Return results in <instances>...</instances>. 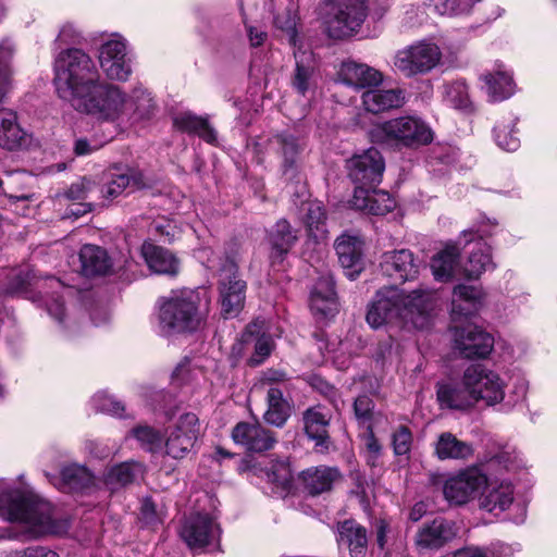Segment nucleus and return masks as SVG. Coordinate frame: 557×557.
<instances>
[{"label": "nucleus", "instance_id": "1", "mask_svg": "<svg viewBox=\"0 0 557 557\" xmlns=\"http://www.w3.org/2000/svg\"><path fill=\"white\" fill-rule=\"evenodd\" d=\"M433 297L422 288L408 294L392 286L381 288L369 305L366 320L372 329L384 325L424 329L430 321Z\"/></svg>", "mask_w": 557, "mask_h": 557}, {"label": "nucleus", "instance_id": "2", "mask_svg": "<svg viewBox=\"0 0 557 557\" xmlns=\"http://www.w3.org/2000/svg\"><path fill=\"white\" fill-rule=\"evenodd\" d=\"M0 516L24 524L23 535L36 539L64 534L70 527L67 519L59 517L52 506L33 495L8 486L0 481Z\"/></svg>", "mask_w": 557, "mask_h": 557}, {"label": "nucleus", "instance_id": "3", "mask_svg": "<svg viewBox=\"0 0 557 557\" xmlns=\"http://www.w3.org/2000/svg\"><path fill=\"white\" fill-rule=\"evenodd\" d=\"M100 78L95 62L81 49H66L54 61L53 83L58 96L70 103H75L92 88Z\"/></svg>", "mask_w": 557, "mask_h": 557}, {"label": "nucleus", "instance_id": "4", "mask_svg": "<svg viewBox=\"0 0 557 557\" xmlns=\"http://www.w3.org/2000/svg\"><path fill=\"white\" fill-rule=\"evenodd\" d=\"M198 290L183 289L159 300L158 327L162 335L193 333L199 330L208 314Z\"/></svg>", "mask_w": 557, "mask_h": 557}, {"label": "nucleus", "instance_id": "5", "mask_svg": "<svg viewBox=\"0 0 557 557\" xmlns=\"http://www.w3.org/2000/svg\"><path fill=\"white\" fill-rule=\"evenodd\" d=\"M369 135L373 143L396 148L417 149L433 140L431 127L414 116H401L373 125Z\"/></svg>", "mask_w": 557, "mask_h": 557}, {"label": "nucleus", "instance_id": "6", "mask_svg": "<svg viewBox=\"0 0 557 557\" xmlns=\"http://www.w3.org/2000/svg\"><path fill=\"white\" fill-rule=\"evenodd\" d=\"M127 104V97L119 86L98 79L73 109L99 120L114 121L126 114Z\"/></svg>", "mask_w": 557, "mask_h": 557}, {"label": "nucleus", "instance_id": "7", "mask_svg": "<svg viewBox=\"0 0 557 557\" xmlns=\"http://www.w3.org/2000/svg\"><path fill=\"white\" fill-rule=\"evenodd\" d=\"M219 302L221 314L235 318L243 310L246 299V282L240 277L237 252L226 253L219 269Z\"/></svg>", "mask_w": 557, "mask_h": 557}, {"label": "nucleus", "instance_id": "8", "mask_svg": "<svg viewBox=\"0 0 557 557\" xmlns=\"http://www.w3.org/2000/svg\"><path fill=\"white\" fill-rule=\"evenodd\" d=\"M366 15L363 0H329L324 24L331 37L342 38L357 30Z\"/></svg>", "mask_w": 557, "mask_h": 557}, {"label": "nucleus", "instance_id": "9", "mask_svg": "<svg viewBox=\"0 0 557 557\" xmlns=\"http://www.w3.org/2000/svg\"><path fill=\"white\" fill-rule=\"evenodd\" d=\"M442 59L440 47L430 41H419L398 50L394 57V67L405 77L424 75L435 69Z\"/></svg>", "mask_w": 557, "mask_h": 557}, {"label": "nucleus", "instance_id": "10", "mask_svg": "<svg viewBox=\"0 0 557 557\" xmlns=\"http://www.w3.org/2000/svg\"><path fill=\"white\" fill-rule=\"evenodd\" d=\"M487 476L478 467H468L445 480L444 498L455 506L466 505L481 493Z\"/></svg>", "mask_w": 557, "mask_h": 557}, {"label": "nucleus", "instance_id": "11", "mask_svg": "<svg viewBox=\"0 0 557 557\" xmlns=\"http://www.w3.org/2000/svg\"><path fill=\"white\" fill-rule=\"evenodd\" d=\"M465 386L472 391L475 403L483 400L486 405L492 406L500 403L505 397V385L498 374L480 364L467 368Z\"/></svg>", "mask_w": 557, "mask_h": 557}, {"label": "nucleus", "instance_id": "12", "mask_svg": "<svg viewBox=\"0 0 557 557\" xmlns=\"http://www.w3.org/2000/svg\"><path fill=\"white\" fill-rule=\"evenodd\" d=\"M180 534L189 548L197 549L218 545L221 529L214 517L195 512L186 518Z\"/></svg>", "mask_w": 557, "mask_h": 557}, {"label": "nucleus", "instance_id": "13", "mask_svg": "<svg viewBox=\"0 0 557 557\" xmlns=\"http://www.w3.org/2000/svg\"><path fill=\"white\" fill-rule=\"evenodd\" d=\"M199 435V419L193 412L182 414L170 429L165 441V453L174 459H182L193 449Z\"/></svg>", "mask_w": 557, "mask_h": 557}, {"label": "nucleus", "instance_id": "14", "mask_svg": "<svg viewBox=\"0 0 557 557\" xmlns=\"http://www.w3.org/2000/svg\"><path fill=\"white\" fill-rule=\"evenodd\" d=\"M385 162L381 152L370 148L348 161L349 177L356 187H375L382 181Z\"/></svg>", "mask_w": 557, "mask_h": 557}, {"label": "nucleus", "instance_id": "15", "mask_svg": "<svg viewBox=\"0 0 557 557\" xmlns=\"http://www.w3.org/2000/svg\"><path fill=\"white\" fill-rule=\"evenodd\" d=\"M99 63L109 79L127 81L132 66L125 40L114 38L106 41L99 50Z\"/></svg>", "mask_w": 557, "mask_h": 557}, {"label": "nucleus", "instance_id": "16", "mask_svg": "<svg viewBox=\"0 0 557 557\" xmlns=\"http://www.w3.org/2000/svg\"><path fill=\"white\" fill-rule=\"evenodd\" d=\"M457 536L455 523L444 518H435L424 523L414 536L420 550H438Z\"/></svg>", "mask_w": 557, "mask_h": 557}, {"label": "nucleus", "instance_id": "17", "mask_svg": "<svg viewBox=\"0 0 557 557\" xmlns=\"http://www.w3.org/2000/svg\"><path fill=\"white\" fill-rule=\"evenodd\" d=\"M456 348L465 358H485L493 349L494 339L491 334L478 326L467 325L455 329Z\"/></svg>", "mask_w": 557, "mask_h": 557}, {"label": "nucleus", "instance_id": "18", "mask_svg": "<svg viewBox=\"0 0 557 557\" xmlns=\"http://www.w3.org/2000/svg\"><path fill=\"white\" fill-rule=\"evenodd\" d=\"M233 441L252 453L270 450L276 444L274 433L259 422H239L232 431Z\"/></svg>", "mask_w": 557, "mask_h": 557}, {"label": "nucleus", "instance_id": "19", "mask_svg": "<svg viewBox=\"0 0 557 557\" xmlns=\"http://www.w3.org/2000/svg\"><path fill=\"white\" fill-rule=\"evenodd\" d=\"M383 274L395 283L414 280L419 273V263L408 249L385 252L381 260Z\"/></svg>", "mask_w": 557, "mask_h": 557}, {"label": "nucleus", "instance_id": "20", "mask_svg": "<svg viewBox=\"0 0 557 557\" xmlns=\"http://www.w3.org/2000/svg\"><path fill=\"white\" fill-rule=\"evenodd\" d=\"M350 202L355 209L373 215H385L396 207V200L387 191L373 187H356Z\"/></svg>", "mask_w": 557, "mask_h": 557}, {"label": "nucleus", "instance_id": "21", "mask_svg": "<svg viewBox=\"0 0 557 557\" xmlns=\"http://www.w3.org/2000/svg\"><path fill=\"white\" fill-rule=\"evenodd\" d=\"M334 247L346 275L355 280L362 271L363 242L358 236L343 234L336 238Z\"/></svg>", "mask_w": 557, "mask_h": 557}, {"label": "nucleus", "instance_id": "22", "mask_svg": "<svg viewBox=\"0 0 557 557\" xmlns=\"http://www.w3.org/2000/svg\"><path fill=\"white\" fill-rule=\"evenodd\" d=\"M337 79L355 89H362L380 85L383 74L368 64L346 61L339 66Z\"/></svg>", "mask_w": 557, "mask_h": 557}, {"label": "nucleus", "instance_id": "23", "mask_svg": "<svg viewBox=\"0 0 557 557\" xmlns=\"http://www.w3.org/2000/svg\"><path fill=\"white\" fill-rule=\"evenodd\" d=\"M479 498V507L487 512L498 515L509 508L513 502V486L507 481L486 482Z\"/></svg>", "mask_w": 557, "mask_h": 557}, {"label": "nucleus", "instance_id": "24", "mask_svg": "<svg viewBox=\"0 0 557 557\" xmlns=\"http://www.w3.org/2000/svg\"><path fill=\"white\" fill-rule=\"evenodd\" d=\"M342 478L337 468L329 466L310 467L299 474L305 491L312 496L330 492Z\"/></svg>", "mask_w": 557, "mask_h": 557}, {"label": "nucleus", "instance_id": "25", "mask_svg": "<svg viewBox=\"0 0 557 557\" xmlns=\"http://www.w3.org/2000/svg\"><path fill=\"white\" fill-rule=\"evenodd\" d=\"M30 143L29 134L24 131L14 111L0 109V147L8 150L27 146Z\"/></svg>", "mask_w": 557, "mask_h": 557}, {"label": "nucleus", "instance_id": "26", "mask_svg": "<svg viewBox=\"0 0 557 557\" xmlns=\"http://www.w3.org/2000/svg\"><path fill=\"white\" fill-rule=\"evenodd\" d=\"M331 418L330 410L320 405L308 408L302 414L306 434L322 449L329 446L327 426Z\"/></svg>", "mask_w": 557, "mask_h": 557}, {"label": "nucleus", "instance_id": "27", "mask_svg": "<svg viewBox=\"0 0 557 557\" xmlns=\"http://www.w3.org/2000/svg\"><path fill=\"white\" fill-rule=\"evenodd\" d=\"M144 186V176L139 171L113 169L107 174V182L102 187V194L106 198L113 199L126 189L135 190Z\"/></svg>", "mask_w": 557, "mask_h": 557}, {"label": "nucleus", "instance_id": "28", "mask_svg": "<svg viewBox=\"0 0 557 557\" xmlns=\"http://www.w3.org/2000/svg\"><path fill=\"white\" fill-rule=\"evenodd\" d=\"M337 543L349 550L350 557H364L367 553V531L354 520H345L337 525Z\"/></svg>", "mask_w": 557, "mask_h": 557}, {"label": "nucleus", "instance_id": "29", "mask_svg": "<svg viewBox=\"0 0 557 557\" xmlns=\"http://www.w3.org/2000/svg\"><path fill=\"white\" fill-rule=\"evenodd\" d=\"M311 309L324 317L332 315L337 310L335 283L331 275H323L317 282L310 296Z\"/></svg>", "mask_w": 557, "mask_h": 557}, {"label": "nucleus", "instance_id": "30", "mask_svg": "<svg viewBox=\"0 0 557 557\" xmlns=\"http://www.w3.org/2000/svg\"><path fill=\"white\" fill-rule=\"evenodd\" d=\"M405 102L404 91L396 89H370L362 95V104L368 112L381 113L399 108Z\"/></svg>", "mask_w": 557, "mask_h": 557}, {"label": "nucleus", "instance_id": "31", "mask_svg": "<svg viewBox=\"0 0 557 557\" xmlns=\"http://www.w3.org/2000/svg\"><path fill=\"white\" fill-rule=\"evenodd\" d=\"M141 255L149 269L154 273L175 275L178 272L176 258L162 247L145 242L141 246Z\"/></svg>", "mask_w": 557, "mask_h": 557}, {"label": "nucleus", "instance_id": "32", "mask_svg": "<svg viewBox=\"0 0 557 557\" xmlns=\"http://www.w3.org/2000/svg\"><path fill=\"white\" fill-rule=\"evenodd\" d=\"M437 399L441 406L458 410L470 408L475 404L474 394L465 386V376L461 383L438 385Z\"/></svg>", "mask_w": 557, "mask_h": 557}, {"label": "nucleus", "instance_id": "33", "mask_svg": "<svg viewBox=\"0 0 557 557\" xmlns=\"http://www.w3.org/2000/svg\"><path fill=\"white\" fill-rule=\"evenodd\" d=\"M482 299V292L475 286L460 284L454 288L451 300V315L467 317L476 311Z\"/></svg>", "mask_w": 557, "mask_h": 557}, {"label": "nucleus", "instance_id": "34", "mask_svg": "<svg viewBox=\"0 0 557 557\" xmlns=\"http://www.w3.org/2000/svg\"><path fill=\"white\" fill-rule=\"evenodd\" d=\"M267 410L263 419L267 423L281 428L287 421L290 414V406L284 398L280 386H270L267 388Z\"/></svg>", "mask_w": 557, "mask_h": 557}, {"label": "nucleus", "instance_id": "35", "mask_svg": "<svg viewBox=\"0 0 557 557\" xmlns=\"http://www.w3.org/2000/svg\"><path fill=\"white\" fill-rule=\"evenodd\" d=\"M79 260L86 276L107 274L112 267L107 251L95 245H85L81 249Z\"/></svg>", "mask_w": 557, "mask_h": 557}, {"label": "nucleus", "instance_id": "36", "mask_svg": "<svg viewBox=\"0 0 557 557\" xmlns=\"http://www.w3.org/2000/svg\"><path fill=\"white\" fill-rule=\"evenodd\" d=\"M296 67L292 77L293 88L301 96L314 87V63L311 53L295 52Z\"/></svg>", "mask_w": 557, "mask_h": 557}, {"label": "nucleus", "instance_id": "37", "mask_svg": "<svg viewBox=\"0 0 557 557\" xmlns=\"http://www.w3.org/2000/svg\"><path fill=\"white\" fill-rule=\"evenodd\" d=\"M297 239V230L293 228L285 219L278 220L269 235L272 258L282 259L292 249Z\"/></svg>", "mask_w": 557, "mask_h": 557}, {"label": "nucleus", "instance_id": "38", "mask_svg": "<svg viewBox=\"0 0 557 557\" xmlns=\"http://www.w3.org/2000/svg\"><path fill=\"white\" fill-rule=\"evenodd\" d=\"M491 247L485 242L473 244L469 257L463 267L465 275L469 278H478L483 272L494 269Z\"/></svg>", "mask_w": 557, "mask_h": 557}, {"label": "nucleus", "instance_id": "39", "mask_svg": "<svg viewBox=\"0 0 557 557\" xmlns=\"http://www.w3.org/2000/svg\"><path fill=\"white\" fill-rule=\"evenodd\" d=\"M436 456L442 459H465L472 455L470 444L459 441L449 432L442 433L435 444Z\"/></svg>", "mask_w": 557, "mask_h": 557}, {"label": "nucleus", "instance_id": "40", "mask_svg": "<svg viewBox=\"0 0 557 557\" xmlns=\"http://www.w3.org/2000/svg\"><path fill=\"white\" fill-rule=\"evenodd\" d=\"M263 323L260 321H253L248 324L245 332L243 333V341L248 342L250 337L257 336L255 344V354L249 359L251 366H258L268 358L273 348V341L269 335L262 333Z\"/></svg>", "mask_w": 557, "mask_h": 557}, {"label": "nucleus", "instance_id": "41", "mask_svg": "<svg viewBox=\"0 0 557 557\" xmlns=\"http://www.w3.org/2000/svg\"><path fill=\"white\" fill-rule=\"evenodd\" d=\"M459 249L456 245H447L436 253L431 262L433 275L438 281H448L453 277L458 264Z\"/></svg>", "mask_w": 557, "mask_h": 557}, {"label": "nucleus", "instance_id": "42", "mask_svg": "<svg viewBox=\"0 0 557 557\" xmlns=\"http://www.w3.org/2000/svg\"><path fill=\"white\" fill-rule=\"evenodd\" d=\"M127 112L125 115H131L135 121H144L151 119L157 110V106L146 89L140 87L135 88L127 98Z\"/></svg>", "mask_w": 557, "mask_h": 557}, {"label": "nucleus", "instance_id": "43", "mask_svg": "<svg viewBox=\"0 0 557 557\" xmlns=\"http://www.w3.org/2000/svg\"><path fill=\"white\" fill-rule=\"evenodd\" d=\"M270 146L283 158L284 171L293 169L300 153L301 147L297 138L288 133H281L270 139Z\"/></svg>", "mask_w": 557, "mask_h": 557}, {"label": "nucleus", "instance_id": "44", "mask_svg": "<svg viewBox=\"0 0 557 557\" xmlns=\"http://www.w3.org/2000/svg\"><path fill=\"white\" fill-rule=\"evenodd\" d=\"M485 89L493 101H502L513 94L512 77L502 69L483 76Z\"/></svg>", "mask_w": 557, "mask_h": 557}, {"label": "nucleus", "instance_id": "45", "mask_svg": "<svg viewBox=\"0 0 557 557\" xmlns=\"http://www.w3.org/2000/svg\"><path fill=\"white\" fill-rule=\"evenodd\" d=\"M144 475V467L139 462L126 461L110 469L107 474V483L114 486H125Z\"/></svg>", "mask_w": 557, "mask_h": 557}, {"label": "nucleus", "instance_id": "46", "mask_svg": "<svg viewBox=\"0 0 557 557\" xmlns=\"http://www.w3.org/2000/svg\"><path fill=\"white\" fill-rule=\"evenodd\" d=\"M61 479L64 488L79 491L89 487L94 483L91 473L82 466L71 465L61 470Z\"/></svg>", "mask_w": 557, "mask_h": 557}, {"label": "nucleus", "instance_id": "47", "mask_svg": "<svg viewBox=\"0 0 557 557\" xmlns=\"http://www.w3.org/2000/svg\"><path fill=\"white\" fill-rule=\"evenodd\" d=\"M309 234L317 240L326 237L325 211L320 202H309L304 216Z\"/></svg>", "mask_w": 557, "mask_h": 557}, {"label": "nucleus", "instance_id": "48", "mask_svg": "<svg viewBox=\"0 0 557 557\" xmlns=\"http://www.w3.org/2000/svg\"><path fill=\"white\" fill-rule=\"evenodd\" d=\"M444 100L456 109H468L470 99L468 87L463 82H453L444 85Z\"/></svg>", "mask_w": 557, "mask_h": 557}, {"label": "nucleus", "instance_id": "49", "mask_svg": "<svg viewBox=\"0 0 557 557\" xmlns=\"http://www.w3.org/2000/svg\"><path fill=\"white\" fill-rule=\"evenodd\" d=\"M268 481L283 491H288L292 486L293 474L289 465L286 461H275L267 472Z\"/></svg>", "mask_w": 557, "mask_h": 557}, {"label": "nucleus", "instance_id": "50", "mask_svg": "<svg viewBox=\"0 0 557 557\" xmlns=\"http://www.w3.org/2000/svg\"><path fill=\"white\" fill-rule=\"evenodd\" d=\"M35 274L30 271H20L14 273L12 282L5 287L4 294L7 295H24L27 293L29 286L42 287Z\"/></svg>", "mask_w": 557, "mask_h": 557}, {"label": "nucleus", "instance_id": "51", "mask_svg": "<svg viewBox=\"0 0 557 557\" xmlns=\"http://www.w3.org/2000/svg\"><path fill=\"white\" fill-rule=\"evenodd\" d=\"M95 188V183L86 177L74 182L67 189L58 193L55 198L60 203L66 200L79 201L88 197V194Z\"/></svg>", "mask_w": 557, "mask_h": 557}, {"label": "nucleus", "instance_id": "52", "mask_svg": "<svg viewBox=\"0 0 557 557\" xmlns=\"http://www.w3.org/2000/svg\"><path fill=\"white\" fill-rule=\"evenodd\" d=\"M132 435L149 451H154L161 446V435L152 426L138 425L132 430Z\"/></svg>", "mask_w": 557, "mask_h": 557}, {"label": "nucleus", "instance_id": "53", "mask_svg": "<svg viewBox=\"0 0 557 557\" xmlns=\"http://www.w3.org/2000/svg\"><path fill=\"white\" fill-rule=\"evenodd\" d=\"M49 287L53 289V295L46 299L47 310L51 317H53L59 322H62L64 305L61 300V297L59 296V292L64 287L61 281L54 277L49 278Z\"/></svg>", "mask_w": 557, "mask_h": 557}, {"label": "nucleus", "instance_id": "54", "mask_svg": "<svg viewBox=\"0 0 557 557\" xmlns=\"http://www.w3.org/2000/svg\"><path fill=\"white\" fill-rule=\"evenodd\" d=\"M432 2L441 15H455L469 12L473 0H432Z\"/></svg>", "mask_w": 557, "mask_h": 557}, {"label": "nucleus", "instance_id": "55", "mask_svg": "<svg viewBox=\"0 0 557 557\" xmlns=\"http://www.w3.org/2000/svg\"><path fill=\"white\" fill-rule=\"evenodd\" d=\"M497 145L507 151H515L519 147V139L509 125L498 124L494 128Z\"/></svg>", "mask_w": 557, "mask_h": 557}, {"label": "nucleus", "instance_id": "56", "mask_svg": "<svg viewBox=\"0 0 557 557\" xmlns=\"http://www.w3.org/2000/svg\"><path fill=\"white\" fill-rule=\"evenodd\" d=\"M412 444V434L407 426L400 425L393 434L394 453L398 456L410 451Z\"/></svg>", "mask_w": 557, "mask_h": 557}, {"label": "nucleus", "instance_id": "57", "mask_svg": "<svg viewBox=\"0 0 557 557\" xmlns=\"http://www.w3.org/2000/svg\"><path fill=\"white\" fill-rule=\"evenodd\" d=\"M373 408V401L367 395L359 396L354 403V412L360 423L371 424L374 417Z\"/></svg>", "mask_w": 557, "mask_h": 557}, {"label": "nucleus", "instance_id": "58", "mask_svg": "<svg viewBox=\"0 0 557 557\" xmlns=\"http://www.w3.org/2000/svg\"><path fill=\"white\" fill-rule=\"evenodd\" d=\"M173 125L181 132L195 134L203 125V117L193 113H182L174 117Z\"/></svg>", "mask_w": 557, "mask_h": 557}, {"label": "nucleus", "instance_id": "59", "mask_svg": "<svg viewBox=\"0 0 557 557\" xmlns=\"http://www.w3.org/2000/svg\"><path fill=\"white\" fill-rule=\"evenodd\" d=\"M92 401L96 409L102 412L120 414L124 410V407L121 403L116 401L104 393L96 394L92 398Z\"/></svg>", "mask_w": 557, "mask_h": 557}, {"label": "nucleus", "instance_id": "60", "mask_svg": "<svg viewBox=\"0 0 557 557\" xmlns=\"http://www.w3.org/2000/svg\"><path fill=\"white\" fill-rule=\"evenodd\" d=\"M13 55V49L10 45L0 46V99L4 92V85L8 81L10 61Z\"/></svg>", "mask_w": 557, "mask_h": 557}, {"label": "nucleus", "instance_id": "61", "mask_svg": "<svg viewBox=\"0 0 557 557\" xmlns=\"http://www.w3.org/2000/svg\"><path fill=\"white\" fill-rule=\"evenodd\" d=\"M274 23H275L276 27L286 32V34L289 38V42L295 44V39H296L295 18L290 14L286 13V14L277 15L274 20Z\"/></svg>", "mask_w": 557, "mask_h": 557}, {"label": "nucleus", "instance_id": "62", "mask_svg": "<svg viewBox=\"0 0 557 557\" xmlns=\"http://www.w3.org/2000/svg\"><path fill=\"white\" fill-rule=\"evenodd\" d=\"M287 380L286 374L280 370L268 369L263 371L260 377V384L262 386H278Z\"/></svg>", "mask_w": 557, "mask_h": 557}, {"label": "nucleus", "instance_id": "63", "mask_svg": "<svg viewBox=\"0 0 557 557\" xmlns=\"http://www.w3.org/2000/svg\"><path fill=\"white\" fill-rule=\"evenodd\" d=\"M194 135L199 136L201 139L209 144H215L216 143V132L215 129L210 125L207 117H203V125H201Z\"/></svg>", "mask_w": 557, "mask_h": 557}, {"label": "nucleus", "instance_id": "64", "mask_svg": "<svg viewBox=\"0 0 557 557\" xmlns=\"http://www.w3.org/2000/svg\"><path fill=\"white\" fill-rule=\"evenodd\" d=\"M140 515L143 520L148 524L153 523L157 520L154 504L149 498H145L143 500Z\"/></svg>", "mask_w": 557, "mask_h": 557}]
</instances>
